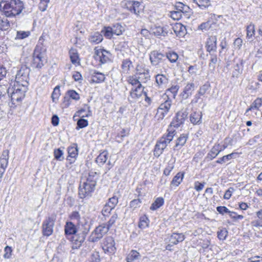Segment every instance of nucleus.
Segmentation results:
<instances>
[{
    "label": "nucleus",
    "mask_w": 262,
    "mask_h": 262,
    "mask_svg": "<svg viewBox=\"0 0 262 262\" xmlns=\"http://www.w3.org/2000/svg\"><path fill=\"white\" fill-rule=\"evenodd\" d=\"M97 179L96 172H91L85 181L82 183L81 182L79 187V195L80 198L91 195V193L95 190Z\"/></svg>",
    "instance_id": "nucleus-1"
},
{
    "label": "nucleus",
    "mask_w": 262,
    "mask_h": 262,
    "mask_svg": "<svg viewBox=\"0 0 262 262\" xmlns=\"http://www.w3.org/2000/svg\"><path fill=\"white\" fill-rule=\"evenodd\" d=\"M46 49L42 43L36 45L33 52L31 66L40 69L46 62Z\"/></svg>",
    "instance_id": "nucleus-2"
},
{
    "label": "nucleus",
    "mask_w": 262,
    "mask_h": 262,
    "mask_svg": "<svg viewBox=\"0 0 262 262\" xmlns=\"http://www.w3.org/2000/svg\"><path fill=\"white\" fill-rule=\"evenodd\" d=\"M168 133L164 135L157 142L154 150V155L159 157L163 152L167 145L172 140L174 136L175 130L167 129Z\"/></svg>",
    "instance_id": "nucleus-3"
},
{
    "label": "nucleus",
    "mask_w": 262,
    "mask_h": 262,
    "mask_svg": "<svg viewBox=\"0 0 262 262\" xmlns=\"http://www.w3.org/2000/svg\"><path fill=\"white\" fill-rule=\"evenodd\" d=\"M16 0H2L0 8L3 9L7 17H14L16 14Z\"/></svg>",
    "instance_id": "nucleus-4"
},
{
    "label": "nucleus",
    "mask_w": 262,
    "mask_h": 262,
    "mask_svg": "<svg viewBox=\"0 0 262 262\" xmlns=\"http://www.w3.org/2000/svg\"><path fill=\"white\" fill-rule=\"evenodd\" d=\"M109 227L106 224H103L97 227L91 233L89 237L88 241L92 243H95L101 239L109 230Z\"/></svg>",
    "instance_id": "nucleus-5"
},
{
    "label": "nucleus",
    "mask_w": 262,
    "mask_h": 262,
    "mask_svg": "<svg viewBox=\"0 0 262 262\" xmlns=\"http://www.w3.org/2000/svg\"><path fill=\"white\" fill-rule=\"evenodd\" d=\"M55 220L56 216L52 215L43 221L42 225V232L43 235L49 236L52 234Z\"/></svg>",
    "instance_id": "nucleus-6"
},
{
    "label": "nucleus",
    "mask_w": 262,
    "mask_h": 262,
    "mask_svg": "<svg viewBox=\"0 0 262 262\" xmlns=\"http://www.w3.org/2000/svg\"><path fill=\"white\" fill-rule=\"evenodd\" d=\"M111 56V54L108 51L104 49L95 48L94 57L96 60L99 61L100 64L106 63L110 60Z\"/></svg>",
    "instance_id": "nucleus-7"
},
{
    "label": "nucleus",
    "mask_w": 262,
    "mask_h": 262,
    "mask_svg": "<svg viewBox=\"0 0 262 262\" xmlns=\"http://www.w3.org/2000/svg\"><path fill=\"white\" fill-rule=\"evenodd\" d=\"M68 156L67 160L68 163L66 164V167L69 169L72 168V164L74 163L77 157L78 154V146L74 143L68 148Z\"/></svg>",
    "instance_id": "nucleus-8"
},
{
    "label": "nucleus",
    "mask_w": 262,
    "mask_h": 262,
    "mask_svg": "<svg viewBox=\"0 0 262 262\" xmlns=\"http://www.w3.org/2000/svg\"><path fill=\"white\" fill-rule=\"evenodd\" d=\"M144 88L142 84H139V86L133 88L128 97V101L130 104L134 103L138 101L143 94Z\"/></svg>",
    "instance_id": "nucleus-9"
},
{
    "label": "nucleus",
    "mask_w": 262,
    "mask_h": 262,
    "mask_svg": "<svg viewBox=\"0 0 262 262\" xmlns=\"http://www.w3.org/2000/svg\"><path fill=\"white\" fill-rule=\"evenodd\" d=\"M87 232L83 231L81 233L75 234L72 236V249H77L79 248L85 239Z\"/></svg>",
    "instance_id": "nucleus-10"
},
{
    "label": "nucleus",
    "mask_w": 262,
    "mask_h": 262,
    "mask_svg": "<svg viewBox=\"0 0 262 262\" xmlns=\"http://www.w3.org/2000/svg\"><path fill=\"white\" fill-rule=\"evenodd\" d=\"M188 113L186 111H181L177 113L176 116L173 118L170 123V126L178 127L182 124L186 118H187Z\"/></svg>",
    "instance_id": "nucleus-11"
},
{
    "label": "nucleus",
    "mask_w": 262,
    "mask_h": 262,
    "mask_svg": "<svg viewBox=\"0 0 262 262\" xmlns=\"http://www.w3.org/2000/svg\"><path fill=\"white\" fill-rule=\"evenodd\" d=\"M115 244L114 239L112 237L108 236L105 238L102 247L104 252L109 254L114 253L116 251Z\"/></svg>",
    "instance_id": "nucleus-12"
},
{
    "label": "nucleus",
    "mask_w": 262,
    "mask_h": 262,
    "mask_svg": "<svg viewBox=\"0 0 262 262\" xmlns=\"http://www.w3.org/2000/svg\"><path fill=\"white\" fill-rule=\"evenodd\" d=\"M171 105V101L169 99L166 100L164 103L161 104L158 108L156 116L159 118L163 119L169 111Z\"/></svg>",
    "instance_id": "nucleus-13"
},
{
    "label": "nucleus",
    "mask_w": 262,
    "mask_h": 262,
    "mask_svg": "<svg viewBox=\"0 0 262 262\" xmlns=\"http://www.w3.org/2000/svg\"><path fill=\"white\" fill-rule=\"evenodd\" d=\"M205 47L207 51L216 52L217 49V38L215 36H209L206 42Z\"/></svg>",
    "instance_id": "nucleus-14"
},
{
    "label": "nucleus",
    "mask_w": 262,
    "mask_h": 262,
    "mask_svg": "<svg viewBox=\"0 0 262 262\" xmlns=\"http://www.w3.org/2000/svg\"><path fill=\"white\" fill-rule=\"evenodd\" d=\"M164 57L163 54L157 51H153L150 54L149 59L152 66H157L159 65Z\"/></svg>",
    "instance_id": "nucleus-15"
},
{
    "label": "nucleus",
    "mask_w": 262,
    "mask_h": 262,
    "mask_svg": "<svg viewBox=\"0 0 262 262\" xmlns=\"http://www.w3.org/2000/svg\"><path fill=\"white\" fill-rule=\"evenodd\" d=\"M243 70V64L242 60L238 59L233 66L232 71V77H238L242 73Z\"/></svg>",
    "instance_id": "nucleus-16"
},
{
    "label": "nucleus",
    "mask_w": 262,
    "mask_h": 262,
    "mask_svg": "<svg viewBox=\"0 0 262 262\" xmlns=\"http://www.w3.org/2000/svg\"><path fill=\"white\" fill-rule=\"evenodd\" d=\"M185 238V235L182 233H173L170 235L169 241L171 244L177 245L179 243L182 242Z\"/></svg>",
    "instance_id": "nucleus-17"
},
{
    "label": "nucleus",
    "mask_w": 262,
    "mask_h": 262,
    "mask_svg": "<svg viewBox=\"0 0 262 262\" xmlns=\"http://www.w3.org/2000/svg\"><path fill=\"white\" fill-rule=\"evenodd\" d=\"M194 90V84L193 83H188L184 88L181 96L184 99H187L192 95V92Z\"/></svg>",
    "instance_id": "nucleus-18"
},
{
    "label": "nucleus",
    "mask_w": 262,
    "mask_h": 262,
    "mask_svg": "<svg viewBox=\"0 0 262 262\" xmlns=\"http://www.w3.org/2000/svg\"><path fill=\"white\" fill-rule=\"evenodd\" d=\"M14 91L15 90L13 87L11 88H9L8 90V93L10 95L11 98V101L9 103L11 110H15L16 107L15 105L16 101V98H15L16 94Z\"/></svg>",
    "instance_id": "nucleus-19"
},
{
    "label": "nucleus",
    "mask_w": 262,
    "mask_h": 262,
    "mask_svg": "<svg viewBox=\"0 0 262 262\" xmlns=\"http://www.w3.org/2000/svg\"><path fill=\"white\" fill-rule=\"evenodd\" d=\"M77 232V229L74 224L71 222H67L64 226V232L67 235H75Z\"/></svg>",
    "instance_id": "nucleus-20"
},
{
    "label": "nucleus",
    "mask_w": 262,
    "mask_h": 262,
    "mask_svg": "<svg viewBox=\"0 0 262 262\" xmlns=\"http://www.w3.org/2000/svg\"><path fill=\"white\" fill-rule=\"evenodd\" d=\"M202 113L200 112H194L190 116V122L195 125L199 124L202 122Z\"/></svg>",
    "instance_id": "nucleus-21"
},
{
    "label": "nucleus",
    "mask_w": 262,
    "mask_h": 262,
    "mask_svg": "<svg viewBox=\"0 0 262 262\" xmlns=\"http://www.w3.org/2000/svg\"><path fill=\"white\" fill-rule=\"evenodd\" d=\"M102 40V35L98 32L92 34L89 38V41L92 43H99L101 42Z\"/></svg>",
    "instance_id": "nucleus-22"
},
{
    "label": "nucleus",
    "mask_w": 262,
    "mask_h": 262,
    "mask_svg": "<svg viewBox=\"0 0 262 262\" xmlns=\"http://www.w3.org/2000/svg\"><path fill=\"white\" fill-rule=\"evenodd\" d=\"M187 139V136L186 135H181L177 140L176 145L173 147V150H178L184 145Z\"/></svg>",
    "instance_id": "nucleus-23"
},
{
    "label": "nucleus",
    "mask_w": 262,
    "mask_h": 262,
    "mask_svg": "<svg viewBox=\"0 0 262 262\" xmlns=\"http://www.w3.org/2000/svg\"><path fill=\"white\" fill-rule=\"evenodd\" d=\"M8 151L5 150L3 151L2 156L0 159V168L3 169V172L8 164Z\"/></svg>",
    "instance_id": "nucleus-24"
},
{
    "label": "nucleus",
    "mask_w": 262,
    "mask_h": 262,
    "mask_svg": "<svg viewBox=\"0 0 262 262\" xmlns=\"http://www.w3.org/2000/svg\"><path fill=\"white\" fill-rule=\"evenodd\" d=\"M108 152L104 150L101 152L96 159V162L100 165H103L107 161L108 158Z\"/></svg>",
    "instance_id": "nucleus-25"
},
{
    "label": "nucleus",
    "mask_w": 262,
    "mask_h": 262,
    "mask_svg": "<svg viewBox=\"0 0 262 262\" xmlns=\"http://www.w3.org/2000/svg\"><path fill=\"white\" fill-rule=\"evenodd\" d=\"M262 100L261 98H257L252 103L251 105L249 107L246 111L245 115L247 116L249 115V112L252 111L253 109L258 110L259 108L261 106Z\"/></svg>",
    "instance_id": "nucleus-26"
},
{
    "label": "nucleus",
    "mask_w": 262,
    "mask_h": 262,
    "mask_svg": "<svg viewBox=\"0 0 262 262\" xmlns=\"http://www.w3.org/2000/svg\"><path fill=\"white\" fill-rule=\"evenodd\" d=\"M221 151H222V148L220 144H215L208 154V156H210L212 159L217 156Z\"/></svg>",
    "instance_id": "nucleus-27"
},
{
    "label": "nucleus",
    "mask_w": 262,
    "mask_h": 262,
    "mask_svg": "<svg viewBox=\"0 0 262 262\" xmlns=\"http://www.w3.org/2000/svg\"><path fill=\"white\" fill-rule=\"evenodd\" d=\"M105 76L101 73L94 72L92 75V81L95 83H100L104 81Z\"/></svg>",
    "instance_id": "nucleus-28"
},
{
    "label": "nucleus",
    "mask_w": 262,
    "mask_h": 262,
    "mask_svg": "<svg viewBox=\"0 0 262 262\" xmlns=\"http://www.w3.org/2000/svg\"><path fill=\"white\" fill-rule=\"evenodd\" d=\"M27 90V86L21 85L17 82V101L25 97Z\"/></svg>",
    "instance_id": "nucleus-29"
},
{
    "label": "nucleus",
    "mask_w": 262,
    "mask_h": 262,
    "mask_svg": "<svg viewBox=\"0 0 262 262\" xmlns=\"http://www.w3.org/2000/svg\"><path fill=\"white\" fill-rule=\"evenodd\" d=\"M184 173L178 172L173 178L171 182L170 185L178 186L182 182L184 178Z\"/></svg>",
    "instance_id": "nucleus-30"
},
{
    "label": "nucleus",
    "mask_w": 262,
    "mask_h": 262,
    "mask_svg": "<svg viewBox=\"0 0 262 262\" xmlns=\"http://www.w3.org/2000/svg\"><path fill=\"white\" fill-rule=\"evenodd\" d=\"M140 254L136 250H132L127 256V262H136L139 259Z\"/></svg>",
    "instance_id": "nucleus-31"
},
{
    "label": "nucleus",
    "mask_w": 262,
    "mask_h": 262,
    "mask_svg": "<svg viewBox=\"0 0 262 262\" xmlns=\"http://www.w3.org/2000/svg\"><path fill=\"white\" fill-rule=\"evenodd\" d=\"M164 199L161 197L158 198L154 202L151 204L150 209L151 210H156L159 208L164 204Z\"/></svg>",
    "instance_id": "nucleus-32"
},
{
    "label": "nucleus",
    "mask_w": 262,
    "mask_h": 262,
    "mask_svg": "<svg viewBox=\"0 0 262 262\" xmlns=\"http://www.w3.org/2000/svg\"><path fill=\"white\" fill-rule=\"evenodd\" d=\"M156 81L159 86H163L168 82V79L163 74H158L156 76Z\"/></svg>",
    "instance_id": "nucleus-33"
},
{
    "label": "nucleus",
    "mask_w": 262,
    "mask_h": 262,
    "mask_svg": "<svg viewBox=\"0 0 262 262\" xmlns=\"http://www.w3.org/2000/svg\"><path fill=\"white\" fill-rule=\"evenodd\" d=\"M133 67L132 62L128 59H124L122 62L121 68L124 73H127L130 70L131 67Z\"/></svg>",
    "instance_id": "nucleus-34"
},
{
    "label": "nucleus",
    "mask_w": 262,
    "mask_h": 262,
    "mask_svg": "<svg viewBox=\"0 0 262 262\" xmlns=\"http://www.w3.org/2000/svg\"><path fill=\"white\" fill-rule=\"evenodd\" d=\"M129 84H131L134 88L139 86V84H141V81L139 80L136 75L134 76H129L127 80Z\"/></svg>",
    "instance_id": "nucleus-35"
},
{
    "label": "nucleus",
    "mask_w": 262,
    "mask_h": 262,
    "mask_svg": "<svg viewBox=\"0 0 262 262\" xmlns=\"http://www.w3.org/2000/svg\"><path fill=\"white\" fill-rule=\"evenodd\" d=\"M79 116L81 117H88L91 116V112L90 111V107L88 105H86L84 108L80 110L78 112Z\"/></svg>",
    "instance_id": "nucleus-36"
},
{
    "label": "nucleus",
    "mask_w": 262,
    "mask_h": 262,
    "mask_svg": "<svg viewBox=\"0 0 262 262\" xmlns=\"http://www.w3.org/2000/svg\"><path fill=\"white\" fill-rule=\"evenodd\" d=\"M193 2L196 3L201 9H206L211 6L209 0H193Z\"/></svg>",
    "instance_id": "nucleus-37"
},
{
    "label": "nucleus",
    "mask_w": 262,
    "mask_h": 262,
    "mask_svg": "<svg viewBox=\"0 0 262 262\" xmlns=\"http://www.w3.org/2000/svg\"><path fill=\"white\" fill-rule=\"evenodd\" d=\"M69 55L71 61L73 63L76 64L79 63V57L76 50L74 49L70 50L69 51Z\"/></svg>",
    "instance_id": "nucleus-38"
},
{
    "label": "nucleus",
    "mask_w": 262,
    "mask_h": 262,
    "mask_svg": "<svg viewBox=\"0 0 262 262\" xmlns=\"http://www.w3.org/2000/svg\"><path fill=\"white\" fill-rule=\"evenodd\" d=\"M113 33L114 35H120L124 31V28L119 24H116L112 27Z\"/></svg>",
    "instance_id": "nucleus-39"
},
{
    "label": "nucleus",
    "mask_w": 262,
    "mask_h": 262,
    "mask_svg": "<svg viewBox=\"0 0 262 262\" xmlns=\"http://www.w3.org/2000/svg\"><path fill=\"white\" fill-rule=\"evenodd\" d=\"M152 33L154 34L156 36H160V35H163L165 36L167 34V32H166L163 28L161 27L160 26L155 27L153 28L151 30Z\"/></svg>",
    "instance_id": "nucleus-40"
},
{
    "label": "nucleus",
    "mask_w": 262,
    "mask_h": 262,
    "mask_svg": "<svg viewBox=\"0 0 262 262\" xmlns=\"http://www.w3.org/2000/svg\"><path fill=\"white\" fill-rule=\"evenodd\" d=\"M11 20H8L7 18H0V30H6L10 27V22Z\"/></svg>",
    "instance_id": "nucleus-41"
},
{
    "label": "nucleus",
    "mask_w": 262,
    "mask_h": 262,
    "mask_svg": "<svg viewBox=\"0 0 262 262\" xmlns=\"http://www.w3.org/2000/svg\"><path fill=\"white\" fill-rule=\"evenodd\" d=\"M136 74L138 75L140 74H143L144 73L149 72V70L148 69L146 68L145 65L144 64H138L136 68Z\"/></svg>",
    "instance_id": "nucleus-42"
},
{
    "label": "nucleus",
    "mask_w": 262,
    "mask_h": 262,
    "mask_svg": "<svg viewBox=\"0 0 262 262\" xmlns=\"http://www.w3.org/2000/svg\"><path fill=\"white\" fill-rule=\"evenodd\" d=\"M136 76L138 78L139 80L141 81V83H145L147 81L150 79V74L149 72L147 73H144L143 74H140L138 75H136Z\"/></svg>",
    "instance_id": "nucleus-43"
},
{
    "label": "nucleus",
    "mask_w": 262,
    "mask_h": 262,
    "mask_svg": "<svg viewBox=\"0 0 262 262\" xmlns=\"http://www.w3.org/2000/svg\"><path fill=\"white\" fill-rule=\"evenodd\" d=\"M128 131L125 129H123L118 134L116 137V141L118 143H121L123 141V138L128 136Z\"/></svg>",
    "instance_id": "nucleus-44"
},
{
    "label": "nucleus",
    "mask_w": 262,
    "mask_h": 262,
    "mask_svg": "<svg viewBox=\"0 0 262 262\" xmlns=\"http://www.w3.org/2000/svg\"><path fill=\"white\" fill-rule=\"evenodd\" d=\"M210 59L208 64V66L210 69L214 70L215 67V64L217 62V56L214 54H211L210 53Z\"/></svg>",
    "instance_id": "nucleus-45"
},
{
    "label": "nucleus",
    "mask_w": 262,
    "mask_h": 262,
    "mask_svg": "<svg viewBox=\"0 0 262 262\" xmlns=\"http://www.w3.org/2000/svg\"><path fill=\"white\" fill-rule=\"evenodd\" d=\"M101 33H103L104 36L107 38H111L114 35L112 27H104L101 31Z\"/></svg>",
    "instance_id": "nucleus-46"
},
{
    "label": "nucleus",
    "mask_w": 262,
    "mask_h": 262,
    "mask_svg": "<svg viewBox=\"0 0 262 262\" xmlns=\"http://www.w3.org/2000/svg\"><path fill=\"white\" fill-rule=\"evenodd\" d=\"M255 27L253 24H250L247 27V37L250 38L255 34Z\"/></svg>",
    "instance_id": "nucleus-47"
},
{
    "label": "nucleus",
    "mask_w": 262,
    "mask_h": 262,
    "mask_svg": "<svg viewBox=\"0 0 262 262\" xmlns=\"http://www.w3.org/2000/svg\"><path fill=\"white\" fill-rule=\"evenodd\" d=\"M210 84L209 83H206L202 86L200 87L198 92V95L200 96H203L210 89Z\"/></svg>",
    "instance_id": "nucleus-48"
},
{
    "label": "nucleus",
    "mask_w": 262,
    "mask_h": 262,
    "mask_svg": "<svg viewBox=\"0 0 262 262\" xmlns=\"http://www.w3.org/2000/svg\"><path fill=\"white\" fill-rule=\"evenodd\" d=\"M235 154H237L236 152H232L230 154L227 155L226 156H224L223 157L219 159L218 160L216 161V163H222L223 162H226V161H228L230 160H231L233 156Z\"/></svg>",
    "instance_id": "nucleus-49"
},
{
    "label": "nucleus",
    "mask_w": 262,
    "mask_h": 262,
    "mask_svg": "<svg viewBox=\"0 0 262 262\" xmlns=\"http://www.w3.org/2000/svg\"><path fill=\"white\" fill-rule=\"evenodd\" d=\"M179 89V86L178 85H173L167 90V93L169 96L170 94L169 93H170L171 94V96L175 98Z\"/></svg>",
    "instance_id": "nucleus-50"
},
{
    "label": "nucleus",
    "mask_w": 262,
    "mask_h": 262,
    "mask_svg": "<svg viewBox=\"0 0 262 262\" xmlns=\"http://www.w3.org/2000/svg\"><path fill=\"white\" fill-rule=\"evenodd\" d=\"M166 57L171 62H175L178 59V55L175 52H169L166 54Z\"/></svg>",
    "instance_id": "nucleus-51"
},
{
    "label": "nucleus",
    "mask_w": 262,
    "mask_h": 262,
    "mask_svg": "<svg viewBox=\"0 0 262 262\" xmlns=\"http://www.w3.org/2000/svg\"><path fill=\"white\" fill-rule=\"evenodd\" d=\"M228 235V231L225 228L220 229L217 231V237L220 240H225Z\"/></svg>",
    "instance_id": "nucleus-52"
},
{
    "label": "nucleus",
    "mask_w": 262,
    "mask_h": 262,
    "mask_svg": "<svg viewBox=\"0 0 262 262\" xmlns=\"http://www.w3.org/2000/svg\"><path fill=\"white\" fill-rule=\"evenodd\" d=\"M77 126L76 127L77 129L85 127L88 125V121L87 120L81 118L79 119L77 122Z\"/></svg>",
    "instance_id": "nucleus-53"
},
{
    "label": "nucleus",
    "mask_w": 262,
    "mask_h": 262,
    "mask_svg": "<svg viewBox=\"0 0 262 262\" xmlns=\"http://www.w3.org/2000/svg\"><path fill=\"white\" fill-rule=\"evenodd\" d=\"M70 98L75 100H78L80 99L79 94L74 90L68 91L66 94Z\"/></svg>",
    "instance_id": "nucleus-54"
},
{
    "label": "nucleus",
    "mask_w": 262,
    "mask_h": 262,
    "mask_svg": "<svg viewBox=\"0 0 262 262\" xmlns=\"http://www.w3.org/2000/svg\"><path fill=\"white\" fill-rule=\"evenodd\" d=\"M63 152L62 150H61L60 148H58L55 149L54 152V155L55 158L57 160L61 161L63 159V157H62Z\"/></svg>",
    "instance_id": "nucleus-55"
},
{
    "label": "nucleus",
    "mask_w": 262,
    "mask_h": 262,
    "mask_svg": "<svg viewBox=\"0 0 262 262\" xmlns=\"http://www.w3.org/2000/svg\"><path fill=\"white\" fill-rule=\"evenodd\" d=\"M182 16V13L180 11H173L170 12V17L174 20L180 19Z\"/></svg>",
    "instance_id": "nucleus-56"
},
{
    "label": "nucleus",
    "mask_w": 262,
    "mask_h": 262,
    "mask_svg": "<svg viewBox=\"0 0 262 262\" xmlns=\"http://www.w3.org/2000/svg\"><path fill=\"white\" fill-rule=\"evenodd\" d=\"M118 203V198L116 196H114L109 199L107 204L109 205L111 208H114L116 205Z\"/></svg>",
    "instance_id": "nucleus-57"
},
{
    "label": "nucleus",
    "mask_w": 262,
    "mask_h": 262,
    "mask_svg": "<svg viewBox=\"0 0 262 262\" xmlns=\"http://www.w3.org/2000/svg\"><path fill=\"white\" fill-rule=\"evenodd\" d=\"M134 5V13L137 15H138L140 12L142 10L141 8L140 3L137 1H133Z\"/></svg>",
    "instance_id": "nucleus-58"
},
{
    "label": "nucleus",
    "mask_w": 262,
    "mask_h": 262,
    "mask_svg": "<svg viewBox=\"0 0 262 262\" xmlns=\"http://www.w3.org/2000/svg\"><path fill=\"white\" fill-rule=\"evenodd\" d=\"M176 8L177 11H180L183 13V11L187 12V9H189V7L187 6L184 5L183 3L179 2L176 5Z\"/></svg>",
    "instance_id": "nucleus-59"
},
{
    "label": "nucleus",
    "mask_w": 262,
    "mask_h": 262,
    "mask_svg": "<svg viewBox=\"0 0 262 262\" xmlns=\"http://www.w3.org/2000/svg\"><path fill=\"white\" fill-rule=\"evenodd\" d=\"M60 95L59 86H57L54 89V91L52 94V98L53 102H55L56 100L58 99Z\"/></svg>",
    "instance_id": "nucleus-60"
},
{
    "label": "nucleus",
    "mask_w": 262,
    "mask_h": 262,
    "mask_svg": "<svg viewBox=\"0 0 262 262\" xmlns=\"http://www.w3.org/2000/svg\"><path fill=\"white\" fill-rule=\"evenodd\" d=\"M28 73L29 69L26 66H23L17 71V76H26L28 75Z\"/></svg>",
    "instance_id": "nucleus-61"
},
{
    "label": "nucleus",
    "mask_w": 262,
    "mask_h": 262,
    "mask_svg": "<svg viewBox=\"0 0 262 262\" xmlns=\"http://www.w3.org/2000/svg\"><path fill=\"white\" fill-rule=\"evenodd\" d=\"M113 209L114 208H111V206L106 203L102 210V213L104 216L108 215Z\"/></svg>",
    "instance_id": "nucleus-62"
},
{
    "label": "nucleus",
    "mask_w": 262,
    "mask_h": 262,
    "mask_svg": "<svg viewBox=\"0 0 262 262\" xmlns=\"http://www.w3.org/2000/svg\"><path fill=\"white\" fill-rule=\"evenodd\" d=\"M30 34V31H17V39H24L28 37Z\"/></svg>",
    "instance_id": "nucleus-63"
},
{
    "label": "nucleus",
    "mask_w": 262,
    "mask_h": 262,
    "mask_svg": "<svg viewBox=\"0 0 262 262\" xmlns=\"http://www.w3.org/2000/svg\"><path fill=\"white\" fill-rule=\"evenodd\" d=\"M91 262H100V256L99 255L98 252H95L92 254L91 256Z\"/></svg>",
    "instance_id": "nucleus-64"
}]
</instances>
